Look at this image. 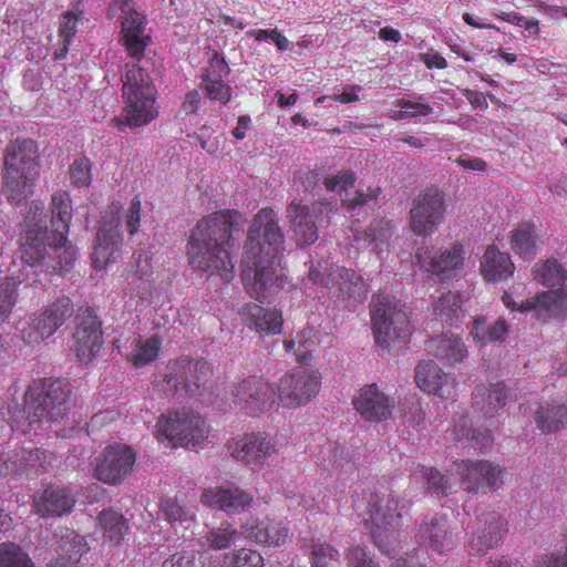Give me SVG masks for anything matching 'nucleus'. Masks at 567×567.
<instances>
[{
  "instance_id": "052dcab7",
  "label": "nucleus",
  "mask_w": 567,
  "mask_h": 567,
  "mask_svg": "<svg viewBox=\"0 0 567 567\" xmlns=\"http://www.w3.org/2000/svg\"><path fill=\"white\" fill-rule=\"evenodd\" d=\"M203 89L206 95L213 100L221 103H227L230 100V87L219 79H203Z\"/></svg>"
},
{
  "instance_id": "72a5a7b5",
  "label": "nucleus",
  "mask_w": 567,
  "mask_h": 567,
  "mask_svg": "<svg viewBox=\"0 0 567 567\" xmlns=\"http://www.w3.org/2000/svg\"><path fill=\"white\" fill-rule=\"evenodd\" d=\"M245 320L250 328L267 334L280 333L282 328L281 312L266 309L258 303H248L244 309Z\"/></svg>"
},
{
  "instance_id": "69168bd1",
  "label": "nucleus",
  "mask_w": 567,
  "mask_h": 567,
  "mask_svg": "<svg viewBox=\"0 0 567 567\" xmlns=\"http://www.w3.org/2000/svg\"><path fill=\"white\" fill-rule=\"evenodd\" d=\"M535 567H567V546L564 549L543 554L535 558Z\"/></svg>"
},
{
  "instance_id": "f8f14e48",
  "label": "nucleus",
  "mask_w": 567,
  "mask_h": 567,
  "mask_svg": "<svg viewBox=\"0 0 567 567\" xmlns=\"http://www.w3.org/2000/svg\"><path fill=\"white\" fill-rule=\"evenodd\" d=\"M445 215V200L443 193L437 189H427L420 194L410 210V227L416 236H431L434 234Z\"/></svg>"
},
{
  "instance_id": "338daca9",
  "label": "nucleus",
  "mask_w": 567,
  "mask_h": 567,
  "mask_svg": "<svg viewBox=\"0 0 567 567\" xmlns=\"http://www.w3.org/2000/svg\"><path fill=\"white\" fill-rule=\"evenodd\" d=\"M142 203L138 196L133 197L125 214V224L130 235L138 231L141 221Z\"/></svg>"
},
{
  "instance_id": "a18cd8bd",
  "label": "nucleus",
  "mask_w": 567,
  "mask_h": 567,
  "mask_svg": "<svg viewBox=\"0 0 567 567\" xmlns=\"http://www.w3.org/2000/svg\"><path fill=\"white\" fill-rule=\"evenodd\" d=\"M566 414L565 405H540L536 411L535 422L540 431L551 433L558 430Z\"/></svg>"
},
{
  "instance_id": "2f4dec72",
  "label": "nucleus",
  "mask_w": 567,
  "mask_h": 567,
  "mask_svg": "<svg viewBox=\"0 0 567 567\" xmlns=\"http://www.w3.org/2000/svg\"><path fill=\"white\" fill-rule=\"evenodd\" d=\"M11 166L2 169L3 194L10 203L19 205L32 194L37 174L14 171Z\"/></svg>"
},
{
  "instance_id": "de8ad7c7",
  "label": "nucleus",
  "mask_w": 567,
  "mask_h": 567,
  "mask_svg": "<svg viewBox=\"0 0 567 567\" xmlns=\"http://www.w3.org/2000/svg\"><path fill=\"white\" fill-rule=\"evenodd\" d=\"M24 279L20 277H6L0 281V323L6 321L12 312L17 301V289Z\"/></svg>"
},
{
  "instance_id": "7ed1b4c3",
  "label": "nucleus",
  "mask_w": 567,
  "mask_h": 567,
  "mask_svg": "<svg viewBox=\"0 0 567 567\" xmlns=\"http://www.w3.org/2000/svg\"><path fill=\"white\" fill-rule=\"evenodd\" d=\"M122 82L125 106L113 122L118 128L123 126L134 128L150 124L158 115L157 90L151 75L143 65L136 62L126 63Z\"/></svg>"
},
{
  "instance_id": "e2e57ef3",
  "label": "nucleus",
  "mask_w": 567,
  "mask_h": 567,
  "mask_svg": "<svg viewBox=\"0 0 567 567\" xmlns=\"http://www.w3.org/2000/svg\"><path fill=\"white\" fill-rule=\"evenodd\" d=\"M348 567H379V565L360 546L351 547L346 553Z\"/></svg>"
},
{
  "instance_id": "a19ab883",
  "label": "nucleus",
  "mask_w": 567,
  "mask_h": 567,
  "mask_svg": "<svg viewBox=\"0 0 567 567\" xmlns=\"http://www.w3.org/2000/svg\"><path fill=\"white\" fill-rule=\"evenodd\" d=\"M512 248L524 258H530L537 250L535 228L530 224H522L512 233Z\"/></svg>"
},
{
  "instance_id": "37998d69",
  "label": "nucleus",
  "mask_w": 567,
  "mask_h": 567,
  "mask_svg": "<svg viewBox=\"0 0 567 567\" xmlns=\"http://www.w3.org/2000/svg\"><path fill=\"white\" fill-rule=\"evenodd\" d=\"M99 524L110 542L118 544L127 532V522L124 516L113 509H104L97 516Z\"/></svg>"
},
{
  "instance_id": "b1692460",
  "label": "nucleus",
  "mask_w": 567,
  "mask_h": 567,
  "mask_svg": "<svg viewBox=\"0 0 567 567\" xmlns=\"http://www.w3.org/2000/svg\"><path fill=\"white\" fill-rule=\"evenodd\" d=\"M202 502L227 514H238L252 506L254 496L235 485L220 486L205 489L202 493Z\"/></svg>"
},
{
  "instance_id": "c85d7f7f",
  "label": "nucleus",
  "mask_w": 567,
  "mask_h": 567,
  "mask_svg": "<svg viewBox=\"0 0 567 567\" xmlns=\"http://www.w3.org/2000/svg\"><path fill=\"white\" fill-rule=\"evenodd\" d=\"M426 352L446 365H456L467 358L464 342L454 336L441 334L425 342Z\"/></svg>"
},
{
  "instance_id": "58836bf2",
  "label": "nucleus",
  "mask_w": 567,
  "mask_h": 567,
  "mask_svg": "<svg viewBox=\"0 0 567 567\" xmlns=\"http://www.w3.org/2000/svg\"><path fill=\"white\" fill-rule=\"evenodd\" d=\"M534 279L547 287H561L567 280V269L557 259L535 264Z\"/></svg>"
},
{
  "instance_id": "a878e982",
  "label": "nucleus",
  "mask_w": 567,
  "mask_h": 567,
  "mask_svg": "<svg viewBox=\"0 0 567 567\" xmlns=\"http://www.w3.org/2000/svg\"><path fill=\"white\" fill-rule=\"evenodd\" d=\"M414 378L422 391L440 398H450L455 386L454 380L432 360L419 362Z\"/></svg>"
},
{
  "instance_id": "20e7f679",
  "label": "nucleus",
  "mask_w": 567,
  "mask_h": 567,
  "mask_svg": "<svg viewBox=\"0 0 567 567\" xmlns=\"http://www.w3.org/2000/svg\"><path fill=\"white\" fill-rule=\"evenodd\" d=\"M71 385L63 379H45L33 382L24 394L22 413L25 422L14 420L11 427L30 431L35 422H56L64 417L71 406Z\"/></svg>"
},
{
  "instance_id": "9d476101",
  "label": "nucleus",
  "mask_w": 567,
  "mask_h": 567,
  "mask_svg": "<svg viewBox=\"0 0 567 567\" xmlns=\"http://www.w3.org/2000/svg\"><path fill=\"white\" fill-rule=\"evenodd\" d=\"M309 280L322 285L343 300L361 301L367 293L364 281L355 271L330 265L328 261L318 262L310 268Z\"/></svg>"
},
{
  "instance_id": "09e8293b",
  "label": "nucleus",
  "mask_w": 567,
  "mask_h": 567,
  "mask_svg": "<svg viewBox=\"0 0 567 567\" xmlns=\"http://www.w3.org/2000/svg\"><path fill=\"white\" fill-rule=\"evenodd\" d=\"M24 279L20 277H6L0 281V323L6 321L12 312L17 301V289Z\"/></svg>"
},
{
  "instance_id": "f257e3e1",
  "label": "nucleus",
  "mask_w": 567,
  "mask_h": 567,
  "mask_svg": "<svg viewBox=\"0 0 567 567\" xmlns=\"http://www.w3.org/2000/svg\"><path fill=\"white\" fill-rule=\"evenodd\" d=\"M285 236L272 208L260 209L248 229L241 260V280L251 298L267 301L285 284L280 265Z\"/></svg>"
},
{
  "instance_id": "f3484780",
  "label": "nucleus",
  "mask_w": 567,
  "mask_h": 567,
  "mask_svg": "<svg viewBox=\"0 0 567 567\" xmlns=\"http://www.w3.org/2000/svg\"><path fill=\"white\" fill-rule=\"evenodd\" d=\"M212 373V367L207 361L184 358L171 368V373L166 375V382L178 393L195 395L206 384Z\"/></svg>"
},
{
  "instance_id": "13d9d810",
  "label": "nucleus",
  "mask_w": 567,
  "mask_h": 567,
  "mask_svg": "<svg viewBox=\"0 0 567 567\" xmlns=\"http://www.w3.org/2000/svg\"><path fill=\"white\" fill-rule=\"evenodd\" d=\"M70 178L78 187L87 186L91 183V162L85 157L75 159L70 167Z\"/></svg>"
},
{
  "instance_id": "8fccbe9b",
  "label": "nucleus",
  "mask_w": 567,
  "mask_h": 567,
  "mask_svg": "<svg viewBox=\"0 0 567 567\" xmlns=\"http://www.w3.org/2000/svg\"><path fill=\"white\" fill-rule=\"evenodd\" d=\"M462 299L458 293L447 292L440 297L434 306V313L443 321L451 322L458 319L462 312Z\"/></svg>"
},
{
  "instance_id": "bb28decb",
  "label": "nucleus",
  "mask_w": 567,
  "mask_h": 567,
  "mask_svg": "<svg viewBox=\"0 0 567 567\" xmlns=\"http://www.w3.org/2000/svg\"><path fill=\"white\" fill-rule=\"evenodd\" d=\"M245 538L264 546H280L286 542L288 529L269 517H249L241 526Z\"/></svg>"
},
{
  "instance_id": "39448f33",
  "label": "nucleus",
  "mask_w": 567,
  "mask_h": 567,
  "mask_svg": "<svg viewBox=\"0 0 567 567\" xmlns=\"http://www.w3.org/2000/svg\"><path fill=\"white\" fill-rule=\"evenodd\" d=\"M25 221L27 228L20 238V257L24 269L33 270L34 277L29 284L35 285L39 272H52L55 269L49 248L52 236L41 204H31Z\"/></svg>"
},
{
  "instance_id": "393cba45",
  "label": "nucleus",
  "mask_w": 567,
  "mask_h": 567,
  "mask_svg": "<svg viewBox=\"0 0 567 567\" xmlns=\"http://www.w3.org/2000/svg\"><path fill=\"white\" fill-rule=\"evenodd\" d=\"M76 493L61 485H50L34 499V512L41 517H60L71 513Z\"/></svg>"
},
{
  "instance_id": "49530a36",
  "label": "nucleus",
  "mask_w": 567,
  "mask_h": 567,
  "mask_svg": "<svg viewBox=\"0 0 567 567\" xmlns=\"http://www.w3.org/2000/svg\"><path fill=\"white\" fill-rule=\"evenodd\" d=\"M0 567H35L29 554L18 544H0Z\"/></svg>"
},
{
  "instance_id": "5fc2aeb1",
  "label": "nucleus",
  "mask_w": 567,
  "mask_h": 567,
  "mask_svg": "<svg viewBox=\"0 0 567 567\" xmlns=\"http://www.w3.org/2000/svg\"><path fill=\"white\" fill-rule=\"evenodd\" d=\"M226 558H231L230 564L231 567H262L264 558L262 556L252 549L241 548L239 550L234 551L231 555L226 556Z\"/></svg>"
},
{
  "instance_id": "ea45409f",
  "label": "nucleus",
  "mask_w": 567,
  "mask_h": 567,
  "mask_svg": "<svg viewBox=\"0 0 567 567\" xmlns=\"http://www.w3.org/2000/svg\"><path fill=\"white\" fill-rule=\"evenodd\" d=\"M507 332L508 326L503 318L491 324H487L486 319H475L471 331L473 338L482 343L501 341Z\"/></svg>"
},
{
  "instance_id": "c756f323",
  "label": "nucleus",
  "mask_w": 567,
  "mask_h": 567,
  "mask_svg": "<svg viewBox=\"0 0 567 567\" xmlns=\"http://www.w3.org/2000/svg\"><path fill=\"white\" fill-rule=\"evenodd\" d=\"M530 310L543 320L560 317L567 311V292L561 288L540 292L533 300L522 303V312Z\"/></svg>"
},
{
  "instance_id": "473e14b6",
  "label": "nucleus",
  "mask_w": 567,
  "mask_h": 567,
  "mask_svg": "<svg viewBox=\"0 0 567 567\" xmlns=\"http://www.w3.org/2000/svg\"><path fill=\"white\" fill-rule=\"evenodd\" d=\"M483 528L471 547L478 554H484L488 549L497 546L504 538L507 528L506 522L497 513H486L482 516Z\"/></svg>"
},
{
  "instance_id": "e433bc0d",
  "label": "nucleus",
  "mask_w": 567,
  "mask_h": 567,
  "mask_svg": "<svg viewBox=\"0 0 567 567\" xmlns=\"http://www.w3.org/2000/svg\"><path fill=\"white\" fill-rule=\"evenodd\" d=\"M51 235H68L72 219V205L66 192L56 193L51 199Z\"/></svg>"
},
{
  "instance_id": "bf43d9fd",
  "label": "nucleus",
  "mask_w": 567,
  "mask_h": 567,
  "mask_svg": "<svg viewBox=\"0 0 567 567\" xmlns=\"http://www.w3.org/2000/svg\"><path fill=\"white\" fill-rule=\"evenodd\" d=\"M400 113L395 117L396 120L412 118L415 116H425L432 113L433 109L427 103L414 102L410 100H400L399 102Z\"/></svg>"
},
{
  "instance_id": "4be33fe9",
  "label": "nucleus",
  "mask_w": 567,
  "mask_h": 567,
  "mask_svg": "<svg viewBox=\"0 0 567 567\" xmlns=\"http://www.w3.org/2000/svg\"><path fill=\"white\" fill-rule=\"evenodd\" d=\"M415 539L417 545L424 548L430 556L443 555L455 546L446 518L423 520L417 528Z\"/></svg>"
},
{
  "instance_id": "3c124183",
  "label": "nucleus",
  "mask_w": 567,
  "mask_h": 567,
  "mask_svg": "<svg viewBox=\"0 0 567 567\" xmlns=\"http://www.w3.org/2000/svg\"><path fill=\"white\" fill-rule=\"evenodd\" d=\"M161 349V340L157 337L140 341L132 354V362L135 367H143L154 361Z\"/></svg>"
},
{
  "instance_id": "5701e85b",
  "label": "nucleus",
  "mask_w": 567,
  "mask_h": 567,
  "mask_svg": "<svg viewBox=\"0 0 567 567\" xmlns=\"http://www.w3.org/2000/svg\"><path fill=\"white\" fill-rule=\"evenodd\" d=\"M394 404V400L381 392L377 384L365 385L353 398L354 409L370 422L386 420L392 414Z\"/></svg>"
},
{
  "instance_id": "4c0bfd02",
  "label": "nucleus",
  "mask_w": 567,
  "mask_h": 567,
  "mask_svg": "<svg viewBox=\"0 0 567 567\" xmlns=\"http://www.w3.org/2000/svg\"><path fill=\"white\" fill-rule=\"evenodd\" d=\"M52 243H49L50 252L53 258L54 270L51 274L69 272L76 260V251L68 243V235H51Z\"/></svg>"
},
{
  "instance_id": "aec40b11",
  "label": "nucleus",
  "mask_w": 567,
  "mask_h": 567,
  "mask_svg": "<svg viewBox=\"0 0 567 567\" xmlns=\"http://www.w3.org/2000/svg\"><path fill=\"white\" fill-rule=\"evenodd\" d=\"M74 351L82 363H89L102 346L101 322L91 311H85L76 324L74 334Z\"/></svg>"
},
{
  "instance_id": "423d86ee",
  "label": "nucleus",
  "mask_w": 567,
  "mask_h": 567,
  "mask_svg": "<svg viewBox=\"0 0 567 567\" xmlns=\"http://www.w3.org/2000/svg\"><path fill=\"white\" fill-rule=\"evenodd\" d=\"M409 310L400 300L386 293L373 296L370 315L375 342L388 348L396 340L406 341L411 334Z\"/></svg>"
},
{
  "instance_id": "1a4fd4ad",
  "label": "nucleus",
  "mask_w": 567,
  "mask_h": 567,
  "mask_svg": "<svg viewBox=\"0 0 567 567\" xmlns=\"http://www.w3.org/2000/svg\"><path fill=\"white\" fill-rule=\"evenodd\" d=\"M462 488L473 495H485L503 485L504 470L488 460H458L452 464Z\"/></svg>"
},
{
  "instance_id": "864d4df0",
  "label": "nucleus",
  "mask_w": 567,
  "mask_h": 567,
  "mask_svg": "<svg viewBox=\"0 0 567 567\" xmlns=\"http://www.w3.org/2000/svg\"><path fill=\"white\" fill-rule=\"evenodd\" d=\"M312 567H338L339 553L330 545L317 544L312 546Z\"/></svg>"
},
{
  "instance_id": "774afa93",
  "label": "nucleus",
  "mask_w": 567,
  "mask_h": 567,
  "mask_svg": "<svg viewBox=\"0 0 567 567\" xmlns=\"http://www.w3.org/2000/svg\"><path fill=\"white\" fill-rule=\"evenodd\" d=\"M229 72L228 65L224 58L219 56L218 53H215L210 59L209 65L206 69V73L204 79L213 80L219 79L223 80Z\"/></svg>"
},
{
  "instance_id": "4468645a",
  "label": "nucleus",
  "mask_w": 567,
  "mask_h": 567,
  "mask_svg": "<svg viewBox=\"0 0 567 567\" xmlns=\"http://www.w3.org/2000/svg\"><path fill=\"white\" fill-rule=\"evenodd\" d=\"M74 312L73 302L62 297L48 305L39 315L34 316L22 330L23 340L28 343H38L51 337Z\"/></svg>"
},
{
  "instance_id": "603ef678",
  "label": "nucleus",
  "mask_w": 567,
  "mask_h": 567,
  "mask_svg": "<svg viewBox=\"0 0 567 567\" xmlns=\"http://www.w3.org/2000/svg\"><path fill=\"white\" fill-rule=\"evenodd\" d=\"M68 543H65V546ZM64 551L68 554V558H58L48 564V567H76V563L86 551V545L83 543V538L81 536L74 535L69 543V547L65 548Z\"/></svg>"
},
{
  "instance_id": "79ce46f5",
  "label": "nucleus",
  "mask_w": 567,
  "mask_h": 567,
  "mask_svg": "<svg viewBox=\"0 0 567 567\" xmlns=\"http://www.w3.org/2000/svg\"><path fill=\"white\" fill-rule=\"evenodd\" d=\"M394 227L390 220L384 218L373 220L368 229L360 233L357 236L359 241H363L365 245H374V249L381 248L385 245L393 236Z\"/></svg>"
},
{
  "instance_id": "412c9836",
  "label": "nucleus",
  "mask_w": 567,
  "mask_h": 567,
  "mask_svg": "<svg viewBox=\"0 0 567 567\" xmlns=\"http://www.w3.org/2000/svg\"><path fill=\"white\" fill-rule=\"evenodd\" d=\"M230 455L246 464H261L276 453V442L267 433H251L229 445Z\"/></svg>"
},
{
  "instance_id": "dca6fc26",
  "label": "nucleus",
  "mask_w": 567,
  "mask_h": 567,
  "mask_svg": "<svg viewBox=\"0 0 567 567\" xmlns=\"http://www.w3.org/2000/svg\"><path fill=\"white\" fill-rule=\"evenodd\" d=\"M236 403L249 414L269 410L278 400L271 384L262 378L249 377L237 383L233 391Z\"/></svg>"
},
{
  "instance_id": "6e6d98bb",
  "label": "nucleus",
  "mask_w": 567,
  "mask_h": 567,
  "mask_svg": "<svg viewBox=\"0 0 567 567\" xmlns=\"http://www.w3.org/2000/svg\"><path fill=\"white\" fill-rule=\"evenodd\" d=\"M421 473L427 482L429 489L443 496L447 495L449 480L437 468L422 466Z\"/></svg>"
},
{
  "instance_id": "7c9ffc66",
  "label": "nucleus",
  "mask_w": 567,
  "mask_h": 567,
  "mask_svg": "<svg viewBox=\"0 0 567 567\" xmlns=\"http://www.w3.org/2000/svg\"><path fill=\"white\" fill-rule=\"evenodd\" d=\"M37 174V145L32 140L12 141L6 148L3 167Z\"/></svg>"
},
{
  "instance_id": "2eb2a0df",
  "label": "nucleus",
  "mask_w": 567,
  "mask_h": 567,
  "mask_svg": "<svg viewBox=\"0 0 567 567\" xmlns=\"http://www.w3.org/2000/svg\"><path fill=\"white\" fill-rule=\"evenodd\" d=\"M135 461L136 454L131 446L110 445L96 460L95 477L103 483L116 485L132 472Z\"/></svg>"
},
{
  "instance_id": "6ab92c4d",
  "label": "nucleus",
  "mask_w": 567,
  "mask_h": 567,
  "mask_svg": "<svg viewBox=\"0 0 567 567\" xmlns=\"http://www.w3.org/2000/svg\"><path fill=\"white\" fill-rule=\"evenodd\" d=\"M114 4L125 16L122 22L124 45L131 56L140 60L150 40V37L144 34L146 18L134 9L132 0H115Z\"/></svg>"
},
{
  "instance_id": "4d7b16f0",
  "label": "nucleus",
  "mask_w": 567,
  "mask_h": 567,
  "mask_svg": "<svg viewBox=\"0 0 567 567\" xmlns=\"http://www.w3.org/2000/svg\"><path fill=\"white\" fill-rule=\"evenodd\" d=\"M161 511L164 516L172 523L177 520H187L194 517V513L190 509L179 505L173 498L163 499L161 502Z\"/></svg>"
},
{
  "instance_id": "f03ea898",
  "label": "nucleus",
  "mask_w": 567,
  "mask_h": 567,
  "mask_svg": "<svg viewBox=\"0 0 567 567\" xmlns=\"http://www.w3.org/2000/svg\"><path fill=\"white\" fill-rule=\"evenodd\" d=\"M235 210L215 212L202 218L192 231L188 243V259L190 265L210 276H218L224 282L234 278V262L230 250L237 239V218Z\"/></svg>"
},
{
  "instance_id": "0e129e2a",
  "label": "nucleus",
  "mask_w": 567,
  "mask_h": 567,
  "mask_svg": "<svg viewBox=\"0 0 567 567\" xmlns=\"http://www.w3.org/2000/svg\"><path fill=\"white\" fill-rule=\"evenodd\" d=\"M355 176L352 172H341L336 176L327 177L324 186L330 192H346L348 188L353 187Z\"/></svg>"
},
{
  "instance_id": "c9c22d12",
  "label": "nucleus",
  "mask_w": 567,
  "mask_h": 567,
  "mask_svg": "<svg viewBox=\"0 0 567 567\" xmlns=\"http://www.w3.org/2000/svg\"><path fill=\"white\" fill-rule=\"evenodd\" d=\"M481 269L487 281H496L512 276L514 264L507 254L492 246L486 249L483 256Z\"/></svg>"
},
{
  "instance_id": "f704fd0d",
  "label": "nucleus",
  "mask_w": 567,
  "mask_h": 567,
  "mask_svg": "<svg viewBox=\"0 0 567 567\" xmlns=\"http://www.w3.org/2000/svg\"><path fill=\"white\" fill-rule=\"evenodd\" d=\"M507 403V390L504 383H493L489 386L477 385L473 392V405L484 415L492 416Z\"/></svg>"
},
{
  "instance_id": "a211bd4d",
  "label": "nucleus",
  "mask_w": 567,
  "mask_h": 567,
  "mask_svg": "<svg viewBox=\"0 0 567 567\" xmlns=\"http://www.w3.org/2000/svg\"><path fill=\"white\" fill-rule=\"evenodd\" d=\"M464 248L461 244H453L449 248L434 252L429 250L416 255L421 268L442 280L455 277L464 264Z\"/></svg>"
},
{
  "instance_id": "cd10ccee",
  "label": "nucleus",
  "mask_w": 567,
  "mask_h": 567,
  "mask_svg": "<svg viewBox=\"0 0 567 567\" xmlns=\"http://www.w3.org/2000/svg\"><path fill=\"white\" fill-rule=\"evenodd\" d=\"M287 218L299 246H308L317 241L319 235L316 215L309 206L291 202L287 207Z\"/></svg>"
},
{
  "instance_id": "0eeeda50",
  "label": "nucleus",
  "mask_w": 567,
  "mask_h": 567,
  "mask_svg": "<svg viewBox=\"0 0 567 567\" xmlns=\"http://www.w3.org/2000/svg\"><path fill=\"white\" fill-rule=\"evenodd\" d=\"M402 507L399 499L392 493H374L368 503V513L372 528L371 536L375 545L386 556L393 554V549L384 539H389L393 532L402 525Z\"/></svg>"
},
{
  "instance_id": "9b49d317",
  "label": "nucleus",
  "mask_w": 567,
  "mask_h": 567,
  "mask_svg": "<svg viewBox=\"0 0 567 567\" xmlns=\"http://www.w3.org/2000/svg\"><path fill=\"white\" fill-rule=\"evenodd\" d=\"M122 218L118 206L112 204L103 218L96 234V244L92 254L93 267L97 270L106 268L120 257L122 245Z\"/></svg>"
},
{
  "instance_id": "ddd939ff",
  "label": "nucleus",
  "mask_w": 567,
  "mask_h": 567,
  "mask_svg": "<svg viewBox=\"0 0 567 567\" xmlns=\"http://www.w3.org/2000/svg\"><path fill=\"white\" fill-rule=\"evenodd\" d=\"M320 389V375L316 371L298 368L285 374L277 386L278 401L286 408L307 404Z\"/></svg>"
},
{
  "instance_id": "680f3d73",
  "label": "nucleus",
  "mask_w": 567,
  "mask_h": 567,
  "mask_svg": "<svg viewBox=\"0 0 567 567\" xmlns=\"http://www.w3.org/2000/svg\"><path fill=\"white\" fill-rule=\"evenodd\" d=\"M83 12L68 11L61 16L59 35L62 40L71 41L76 33V25Z\"/></svg>"
},
{
  "instance_id": "6e6552de",
  "label": "nucleus",
  "mask_w": 567,
  "mask_h": 567,
  "mask_svg": "<svg viewBox=\"0 0 567 567\" xmlns=\"http://www.w3.org/2000/svg\"><path fill=\"white\" fill-rule=\"evenodd\" d=\"M156 437L174 445L195 447L207 439L204 420L192 411H176L163 415L156 423Z\"/></svg>"
},
{
  "instance_id": "c03bdc74",
  "label": "nucleus",
  "mask_w": 567,
  "mask_h": 567,
  "mask_svg": "<svg viewBox=\"0 0 567 567\" xmlns=\"http://www.w3.org/2000/svg\"><path fill=\"white\" fill-rule=\"evenodd\" d=\"M240 537V533L229 523H223L220 526L210 528L203 538L205 544L216 550L229 548Z\"/></svg>"
}]
</instances>
